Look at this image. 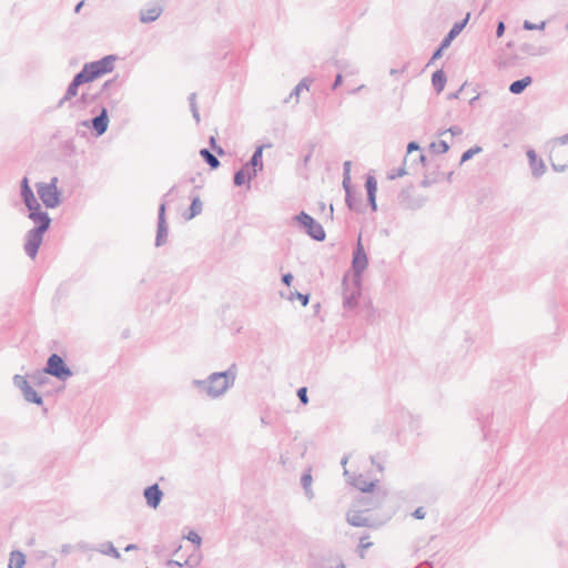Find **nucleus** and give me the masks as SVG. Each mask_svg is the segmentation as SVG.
<instances>
[{
	"label": "nucleus",
	"mask_w": 568,
	"mask_h": 568,
	"mask_svg": "<svg viewBox=\"0 0 568 568\" xmlns=\"http://www.w3.org/2000/svg\"><path fill=\"white\" fill-rule=\"evenodd\" d=\"M447 82V77L443 69L435 71L432 75V84L436 93H440Z\"/></svg>",
	"instance_id": "23"
},
{
	"label": "nucleus",
	"mask_w": 568,
	"mask_h": 568,
	"mask_svg": "<svg viewBox=\"0 0 568 568\" xmlns=\"http://www.w3.org/2000/svg\"><path fill=\"white\" fill-rule=\"evenodd\" d=\"M39 558H43V559H47L45 564H44V567L45 568H55V565H57V559L53 558L52 556L48 555L47 552L44 551H40L39 552Z\"/></svg>",
	"instance_id": "38"
},
{
	"label": "nucleus",
	"mask_w": 568,
	"mask_h": 568,
	"mask_svg": "<svg viewBox=\"0 0 568 568\" xmlns=\"http://www.w3.org/2000/svg\"><path fill=\"white\" fill-rule=\"evenodd\" d=\"M200 155L212 170L217 169L221 164L219 159L209 149H201Z\"/></svg>",
	"instance_id": "26"
},
{
	"label": "nucleus",
	"mask_w": 568,
	"mask_h": 568,
	"mask_svg": "<svg viewBox=\"0 0 568 568\" xmlns=\"http://www.w3.org/2000/svg\"><path fill=\"white\" fill-rule=\"evenodd\" d=\"M532 82V78L527 75L523 79L516 80L509 85V92L513 94H520L523 93L528 85H530Z\"/></svg>",
	"instance_id": "25"
},
{
	"label": "nucleus",
	"mask_w": 568,
	"mask_h": 568,
	"mask_svg": "<svg viewBox=\"0 0 568 568\" xmlns=\"http://www.w3.org/2000/svg\"><path fill=\"white\" fill-rule=\"evenodd\" d=\"M203 210V203L199 195L193 196L191 201V205L189 207V211L183 214V217L186 221H190L194 219L196 215L201 214Z\"/></svg>",
	"instance_id": "22"
},
{
	"label": "nucleus",
	"mask_w": 568,
	"mask_h": 568,
	"mask_svg": "<svg viewBox=\"0 0 568 568\" xmlns=\"http://www.w3.org/2000/svg\"><path fill=\"white\" fill-rule=\"evenodd\" d=\"M43 373H47V375L53 376L62 382L67 381L73 375L71 368L65 364L64 359L55 353L48 357Z\"/></svg>",
	"instance_id": "5"
},
{
	"label": "nucleus",
	"mask_w": 568,
	"mask_h": 568,
	"mask_svg": "<svg viewBox=\"0 0 568 568\" xmlns=\"http://www.w3.org/2000/svg\"><path fill=\"white\" fill-rule=\"evenodd\" d=\"M345 202L349 210L359 212L362 207L361 196H356L351 187H346Z\"/></svg>",
	"instance_id": "24"
},
{
	"label": "nucleus",
	"mask_w": 568,
	"mask_h": 568,
	"mask_svg": "<svg viewBox=\"0 0 568 568\" xmlns=\"http://www.w3.org/2000/svg\"><path fill=\"white\" fill-rule=\"evenodd\" d=\"M251 173L248 172V169L243 166L242 169L237 170L235 173H234V178H233V183L234 185L236 186H241L245 183V181L248 182V175Z\"/></svg>",
	"instance_id": "29"
},
{
	"label": "nucleus",
	"mask_w": 568,
	"mask_h": 568,
	"mask_svg": "<svg viewBox=\"0 0 568 568\" xmlns=\"http://www.w3.org/2000/svg\"><path fill=\"white\" fill-rule=\"evenodd\" d=\"M365 187H366L367 195L376 194L377 181L373 175H367L366 181H365Z\"/></svg>",
	"instance_id": "33"
},
{
	"label": "nucleus",
	"mask_w": 568,
	"mask_h": 568,
	"mask_svg": "<svg viewBox=\"0 0 568 568\" xmlns=\"http://www.w3.org/2000/svg\"><path fill=\"white\" fill-rule=\"evenodd\" d=\"M425 515H426V511L424 510L423 507H418L415 509V511L413 513V516L416 518V519H424L425 518Z\"/></svg>",
	"instance_id": "51"
},
{
	"label": "nucleus",
	"mask_w": 568,
	"mask_h": 568,
	"mask_svg": "<svg viewBox=\"0 0 568 568\" xmlns=\"http://www.w3.org/2000/svg\"><path fill=\"white\" fill-rule=\"evenodd\" d=\"M545 24H546L545 21H542L539 24H537V23H532V22L526 20L524 22L523 27H524L525 30L531 31V30H542L545 28Z\"/></svg>",
	"instance_id": "42"
},
{
	"label": "nucleus",
	"mask_w": 568,
	"mask_h": 568,
	"mask_svg": "<svg viewBox=\"0 0 568 568\" xmlns=\"http://www.w3.org/2000/svg\"><path fill=\"white\" fill-rule=\"evenodd\" d=\"M420 149L419 144L416 141H412L407 144V153L410 154L414 151H418Z\"/></svg>",
	"instance_id": "54"
},
{
	"label": "nucleus",
	"mask_w": 568,
	"mask_h": 568,
	"mask_svg": "<svg viewBox=\"0 0 568 568\" xmlns=\"http://www.w3.org/2000/svg\"><path fill=\"white\" fill-rule=\"evenodd\" d=\"M77 548H79L82 551H94V550H98L92 545H90L88 542H84V541H81V542L77 544Z\"/></svg>",
	"instance_id": "47"
},
{
	"label": "nucleus",
	"mask_w": 568,
	"mask_h": 568,
	"mask_svg": "<svg viewBox=\"0 0 568 568\" xmlns=\"http://www.w3.org/2000/svg\"><path fill=\"white\" fill-rule=\"evenodd\" d=\"M294 280V276L292 273H286V274H283L282 275V282L283 284H285L286 286H291L292 282Z\"/></svg>",
	"instance_id": "50"
},
{
	"label": "nucleus",
	"mask_w": 568,
	"mask_h": 568,
	"mask_svg": "<svg viewBox=\"0 0 568 568\" xmlns=\"http://www.w3.org/2000/svg\"><path fill=\"white\" fill-rule=\"evenodd\" d=\"M375 483L374 480H368L364 475H358L354 477L352 485L364 494L373 493Z\"/></svg>",
	"instance_id": "20"
},
{
	"label": "nucleus",
	"mask_w": 568,
	"mask_h": 568,
	"mask_svg": "<svg viewBox=\"0 0 568 568\" xmlns=\"http://www.w3.org/2000/svg\"><path fill=\"white\" fill-rule=\"evenodd\" d=\"M294 221L306 232V234L318 242H322L326 237V233L323 226L306 212H301L294 216Z\"/></svg>",
	"instance_id": "6"
},
{
	"label": "nucleus",
	"mask_w": 568,
	"mask_h": 568,
	"mask_svg": "<svg viewBox=\"0 0 568 568\" xmlns=\"http://www.w3.org/2000/svg\"><path fill=\"white\" fill-rule=\"evenodd\" d=\"M98 551H100V552H102L104 555L112 556L115 559H120L121 558V554L113 546V544L111 541H108V542L101 545V548H99Z\"/></svg>",
	"instance_id": "30"
},
{
	"label": "nucleus",
	"mask_w": 568,
	"mask_h": 568,
	"mask_svg": "<svg viewBox=\"0 0 568 568\" xmlns=\"http://www.w3.org/2000/svg\"><path fill=\"white\" fill-rule=\"evenodd\" d=\"M163 9L160 4L148 3L145 8L140 10V21L150 23L155 21L162 13Z\"/></svg>",
	"instance_id": "17"
},
{
	"label": "nucleus",
	"mask_w": 568,
	"mask_h": 568,
	"mask_svg": "<svg viewBox=\"0 0 568 568\" xmlns=\"http://www.w3.org/2000/svg\"><path fill=\"white\" fill-rule=\"evenodd\" d=\"M367 494L368 495H363L361 498L357 499L358 506L363 507L362 509H365L367 511L378 508L386 497L385 491H383L381 489H378V490L373 489V493H367Z\"/></svg>",
	"instance_id": "11"
},
{
	"label": "nucleus",
	"mask_w": 568,
	"mask_h": 568,
	"mask_svg": "<svg viewBox=\"0 0 568 568\" xmlns=\"http://www.w3.org/2000/svg\"><path fill=\"white\" fill-rule=\"evenodd\" d=\"M22 395H23L24 399L29 403H33L37 405H42V403H43L42 397L33 389V387L31 385H28L23 389Z\"/></svg>",
	"instance_id": "28"
},
{
	"label": "nucleus",
	"mask_w": 568,
	"mask_h": 568,
	"mask_svg": "<svg viewBox=\"0 0 568 568\" xmlns=\"http://www.w3.org/2000/svg\"><path fill=\"white\" fill-rule=\"evenodd\" d=\"M115 82V79H112V80H108L103 83L101 90H100V94L103 93L104 91H106L113 83Z\"/></svg>",
	"instance_id": "58"
},
{
	"label": "nucleus",
	"mask_w": 568,
	"mask_h": 568,
	"mask_svg": "<svg viewBox=\"0 0 568 568\" xmlns=\"http://www.w3.org/2000/svg\"><path fill=\"white\" fill-rule=\"evenodd\" d=\"M549 161L556 172L568 170V133L549 142Z\"/></svg>",
	"instance_id": "3"
},
{
	"label": "nucleus",
	"mask_w": 568,
	"mask_h": 568,
	"mask_svg": "<svg viewBox=\"0 0 568 568\" xmlns=\"http://www.w3.org/2000/svg\"><path fill=\"white\" fill-rule=\"evenodd\" d=\"M479 152H481V148L477 145L468 149L462 154L460 164L469 161L474 155L478 154Z\"/></svg>",
	"instance_id": "35"
},
{
	"label": "nucleus",
	"mask_w": 568,
	"mask_h": 568,
	"mask_svg": "<svg viewBox=\"0 0 568 568\" xmlns=\"http://www.w3.org/2000/svg\"><path fill=\"white\" fill-rule=\"evenodd\" d=\"M297 397L301 400L302 404L306 405L308 403V396H307V388L306 387H300L297 389Z\"/></svg>",
	"instance_id": "43"
},
{
	"label": "nucleus",
	"mask_w": 568,
	"mask_h": 568,
	"mask_svg": "<svg viewBox=\"0 0 568 568\" xmlns=\"http://www.w3.org/2000/svg\"><path fill=\"white\" fill-rule=\"evenodd\" d=\"M143 495H144L148 506L151 508H154V509L160 505L162 497H163V493L160 489L158 484L148 486L144 489Z\"/></svg>",
	"instance_id": "16"
},
{
	"label": "nucleus",
	"mask_w": 568,
	"mask_h": 568,
	"mask_svg": "<svg viewBox=\"0 0 568 568\" xmlns=\"http://www.w3.org/2000/svg\"><path fill=\"white\" fill-rule=\"evenodd\" d=\"M115 60V55L109 54L100 60L85 63L81 71L78 72L69 83L64 95L58 102V108L63 106L65 102L77 97L80 85L92 82L101 75L112 72Z\"/></svg>",
	"instance_id": "1"
},
{
	"label": "nucleus",
	"mask_w": 568,
	"mask_h": 568,
	"mask_svg": "<svg viewBox=\"0 0 568 568\" xmlns=\"http://www.w3.org/2000/svg\"><path fill=\"white\" fill-rule=\"evenodd\" d=\"M504 32H505V23L503 21H499L497 23V28H496V36L498 38H500L504 34Z\"/></svg>",
	"instance_id": "57"
},
{
	"label": "nucleus",
	"mask_w": 568,
	"mask_h": 568,
	"mask_svg": "<svg viewBox=\"0 0 568 568\" xmlns=\"http://www.w3.org/2000/svg\"><path fill=\"white\" fill-rule=\"evenodd\" d=\"M13 384L17 388H19L21 392H23V389L30 385L29 382L27 381V378L22 375H14L13 376Z\"/></svg>",
	"instance_id": "36"
},
{
	"label": "nucleus",
	"mask_w": 568,
	"mask_h": 568,
	"mask_svg": "<svg viewBox=\"0 0 568 568\" xmlns=\"http://www.w3.org/2000/svg\"><path fill=\"white\" fill-rule=\"evenodd\" d=\"M320 568H346V567L342 559H337V562L335 566L323 564Z\"/></svg>",
	"instance_id": "53"
},
{
	"label": "nucleus",
	"mask_w": 568,
	"mask_h": 568,
	"mask_svg": "<svg viewBox=\"0 0 568 568\" xmlns=\"http://www.w3.org/2000/svg\"><path fill=\"white\" fill-rule=\"evenodd\" d=\"M367 201H368L369 206L372 207V211L375 212L377 210L376 194H368Z\"/></svg>",
	"instance_id": "48"
},
{
	"label": "nucleus",
	"mask_w": 568,
	"mask_h": 568,
	"mask_svg": "<svg viewBox=\"0 0 568 568\" xmlns=\"http://www.w3.org/2000/svg\"><path fill=\"white\" fill-rule=\"evenodd\" d=\"M343 287V306L349 310L356 307L361 296V281L354 280L353 286L351 288L346 287V283L344 281Z\"/></svg>",
	"instance_id": "12"
},
{
	"label": "nucleus",
	"mask_w": 568,
	"mask_h": 568,
	"mask_svg": "<svg viewBox=\"0 0 568 568\" xmlns=\"http://www.w3.org/2000/svg\"><path fill=\"white\" fill-rule=\"evenodd\" d=\"M27 206V209L29 210V214H33V213H39V212H43L40 203L38 202V200L36 199V203H32V204H24Z\"/></svg>",
	"instance_id": "44"
},
{
	"label": "nucleus",
	"mask_w": 568,
	"mask_h": 568,
	"mask_svg": "<svg viewBox=\"0 0 568 568\" xmlns=\"http://www.w3.org/2000/svg\"><path fill=\"white\" fill-rule=\"evenodd\" d=\"M372 542L367 540V537H361L359 544H358V554L361 558H364V550L372 547Z\"/></svg>",
	"instance_id": "39"
},
{
	"label": "nucleus",
	"mask_w": 568,
	"mask_h": 568,
	"mask_svg": "<svg viewBox=\"0 0 568 568\" xmlns=\"http://www.w3.org/2000/svg\"><path fill=\"white\" fill-rule=\"evenodd\" d=\"M235 377V365H232L225 372L212 373L206 379H194L193 385L209 397L217 398L234 385Z\"/></svg>",
	"instance_id": "2"
},
{
	"label": "nucleus",
	"mask_w": 568,
	"mask_h": 568,
	"mask_svg": "<svg viewBox=\"0 0 568 568\" xmlns=\"http://www.w3.org/2000/svg\"><path fill=\"white\" fill-rule=\"evenodd\" d=\"M429 149L434 153L443 154V153H446L449 150V145H448V143L446 141L439 140V141H436V142H432L429 144Z\"/></svg>",
	"instance_id": "32"
},
{
	"label": "nucleus",
	"mask_w": 568,
	"mask_h": 568,
	"mask_svg": "<svg viewBox=\"0 0 568 568\" xmlns=\"http://www.w3.org/2000/svg\"><path fill=\"white\" fill-rule=\"evenodd\" d=\"M312 156V150L303 158V164L306 166Z\"/></svg>",
	"instance_id": "64"
},
{
	"label": "nucleus",
	"mask_w": 568,
	"mask_h": 568,
	"mask_svg": "<svg viewBox=\"0 0 568 568\" xmlns=\"http://www.w3.org/2000/svg\"><path fill=\"white\" fill-rule=\"evenodd\" d=\"M174 187H172L166 194H164L163 199L169 196V194L173 191ZM165 210H166V203L165 200L162 201V203L159 206L158 212V230H156V236H155V246L160 247L166 243L169 227L165 220Z\"/></svg>",
	"instance_id": "7"
},
{
	"label": "nucleus",
	"mask_w": 568,
	"mask_h": 568,
	"mask_svg": "<svg viewBox=\"0 0 568 568\" xmlns=\"http://www.w3.org/2000/svg\"><path fill=\"white\" fill-rule=\"evenodd\" d=\"M527 158L529 161V166H530L532 176L536 179H539L540 176H542L546 172V165L541 159H538L535 150L529 149L527 151Z\"/></svg>",
	"instance_id": "15"
},
{
	"label": "nucleus",
	"mask_w": 568,
	"mask_h": 568,
	"mask_svg": "<svg viewBox=\"0 0 568 568\" xmlns=\"http://www.w3.org/2000/svg\"><path fill=\"white\" fill-rule=\"evenodd\" d=\"M301 484L303 486L304 489H307L308 487H311V484H312V476L310 473L307 474H303L302 478H301Z\"/></svg>",
	"instance_id": "46"
},
{
	"label": "nucleus",
	"mask_w": 568,
	"mask_h": 568,
	"mask_svg": "<svg viewBox=\"0 0 568 568\" xmlns=\"http://www.w3.org/2000/svg\"><path fill=\"white\" fill-rule=\"evenodd\" d=\"M45 374H47V373H43V371L34 373V374L31 376V379H32L33 384H36V385H42V384H44V382H45V379H47Z\"/></svg>",
	"instance_id": "41"
},
{
	"label": "nucleus",
	"mask_w": 568,
	"mask_h": 568,
	"mask_svg": "<svg viewBox=\"0 0 568 568\" xmlns=\"http://www.w3.org/2000/svg\"><path fill=\"white\" fill-rule=\"evenodd\" d=\"M466 82L464 84H462V87L456 91V92H452L447 95V99L448 100H454V99H458L460 93L463 92V90L465 89L466 87Z\"/></svg>",
	"instance_id": "49"
},
{
	"label": "nucleus",
	"mask_w": 568,
	"mask_h": 568,
	"mask_svg": "<svg viewBox=\"0 0 568 568\" xmlns=\"http://www.w3.org/2000/svg\"><path fill=\"white\" fill-rule=\"evenodd\" d=\"M263 149L264 145H260L253 152L250 161L244 165L245 168H252V174L248 175V182L256 176L257 172L263 170Z\"/></svg>",
	"instance_id": "14"
},
{
	"label": "nucleus",
	"mask_w": 568,
	"mask_h": 568,
	"mask_svg": "<svg viewBox=\"0 0 568 568\" xmlns=\"http://www.w3.org/2000/svg\"><path fill=\"white\" fill-rule=\"evenodd\" d=\"M297 298L303 306H306L310 302V294H303L300 292H291V294L287 296V300L294 301Z\"/></svg>",
	"instance_id": "34"
},
{
	"label": "nucleus",
	"mask_w": 568,
	"mask_h": 568,
	"mask_svg": "<svg viewBox=\"0 0 568 568\" xmlns=\"http://www.w3.org/2000/svg\"><path fill=\"white\" fill-rule=\"evenodd\" d=\"M308 87H310V83L306 78L301 80L300 83L291 92L288 99L295 98V102L297 103L298 99H300L301 91L304 89L308 90Z\"/></svg>",
	"instance_id": "31"
},
{
	"label": "nucleus",
	"mask_w": 568,
	"mask_h": 568,
	"mask_svg": "<svg viewBox=\"0 0 568 568\" xmlns=\"http://www.w3.org/2000/svg\"><path fill=\"white\" fill-rule=\"evenodd\" d=\"M343 170H344L343 175L349 176V171H351V162L349 161L344 162Z\"/></svg>",
	"instance_id": "60"
},
{
	"label": "nucleus",
	"mask_w": 568,
	"mask_h": 568,
	"mask_svg": "<svg viewBox=\"0 0 568 568\" xmlns=\"http://www.w3.org/2000/svg\"><path fill=\"white\" fill-rule=\"evenodd\" d=\"M26 565V557L19 550H13L10 554L9 568H23Z\"/></svg>",
	"instance_id": "27"
},
{
	"label": "nucleus",
	"mask_w": 568,
	"mask_h": 568,
	"mask_svg": "<svg viewBox=\"0 0 568 568\" xmlns=\"http://www.w3.org/2000/svg\"><path fill=\"white\" fill-rule=\"evenodd\" d=\"M469 18V13L467 17L460 21L456 22L452 29L448 31V33L445 36V38L442 40V43L446 45L447 48L450 45L452 41L462 32V30L465 28L467 21Z\"/></svg>",
	"instance_id": "19"
},
{
	"label": "nucleus",
	"mask_w": 568,
	"mask_h": 568,
	"mask_svg": "<svg viewBox=\"0 0 568 568\" xmlns=\"http://www.w3.org/2000/svg\"><path fill=\"white\" fill-rule=\"evenodd\" d=\"M45 232H41L40 230L31 229L27 232L24 237V252L30 258H36L39 248L43 241V235Z\"/></svg>",
	"instance_id": "8"
},
{
	"label": "nucleus",
	"mask_w": 568,
	"mask_h": 568,
	"mask_svg": "<svg viewBox=\"0 0 568 568\" xmlns=\"http://www.w3.org/2000/svg\"><path fill=\"white\" fill-rule=\"evenodd\" d=\"M99 95H100V93H95V94L82 93L80 99L75 103L80 102L83 105H88V104H91L92 102H94Z\"/></svg>",
	"instance_id": "37"
},
{
	"label": "nucleus",
	"mask_w": 568,
	"mask_h": 568,
	"mask_svg": "<svg viewBox=\"0 0 568 568\" xmlns=\"http://www.w3.org/2000/svg\"><path fill=\"white\" fill-rule=\"evenodd\" d=\"M20 195L24 204L36 203V196L32 189L29 185V180L24 176L20 184Z\"/></svg>",
	"instance_id": "21"
},
{
	"label": "nucleus",
	"mask_w": 568,
	"mask_h": 568,
	"mask_svg": "<svg viewBox=\"0 0 568 568\" xmlns=\"http://www.w3.org/2000/svg\"><path fill=\"white\" fill-rule=\"evenodd\" d=\"M365 509H351L346 514V521L354 527H373V519Z\"/></svg>",
	"instance_id": "13"
},
{
	"label": "nucleus",
	"mask_w": 568,
	"mask_h": 568,
	"mask_svg": "<svg viewBox=\"0 0 568 568\" xmlns=\"http://www.w3.org/2000/svg\"><path fill=\"white\" fill-rule=\"evenodd\" d=\"M72 548L73 547L71 545L64 544L61 547V554L67 556V555H69L71 552Z\"/></svg>",
	"instance_id": "59"
},
{
	"label": "nucleus",
	"mask_w": 568,
	"mask_h": 568,
	"mask_svg": "<svg viewBox=\"0 0 568 568\" xmlns=\"http://www.w3.org/2000/svg\"><path fill=\"white\" fill-rule=\"evenodd\" d=\"M28 217L34 223L32 229L40 230L41 232H47L51 225V217L48 212H39L33 214H28Z\"/></svg>",
	"instance_id": "18"
},
{
	"label": "nucleus",
	"mask_w": 568,
	"mask_h": 568,
	"mask_svg": "<svg viewBox=\"0 0 568 568\" xmlns=\"http://www.w3.org/2000/svg\"><path fill=\"white\" fill-rule=\"evenodd\" d=\"M213 151L217 154V155H224L225 154V151L224 149L221 146V145H217L216 148L213 149Z\"/></svg>",
	"instance_id": "63"
},
{
	"label": "nucleus",
	"mask_w": 568,
	"mask_h": 568,
	"mask_svg": "<svg viewBox=\"0 0 568 568\" xmlns=\"http://www.w3.org/2000/svg\"><path fill=\"white\" fill-rule=\"evenodd\" d=\"M343 83V75L341 73H337L335 77V80L333 82L332 89L336 90L339 85Z\"/></svg>",
	"instance_id": "56"
},
{
	"label": "nucleus",
	"mask_w": 568,
	"mask_h": 568,
	"mask_svg": "<svg viewBox=\"0 0 568 568\" xmlns=\"http://www.w3.org/2000/svg\"><path fill=\"white\" fill-rule=\"evenodd\" d=\"M80 125L92 129L95 136H101L106 132L109 126V115L106 108H102L101 112L97 116L90 120L81 121Z\"/></svg>",
	"instance_id": "9"
},
{
	"label": "nucleus",
	"mask_w": 568,
	"mask_h": 568,
	"mask_svg": "<svg viewBox=\"0 0 568 568\" xmlns=\"http://www.w3.org/2000/svg\"><path fill=\"white\" fill-rule=\"evenodd\" d=\"M186 539L197 546L201 544V537L199 536L197 532L193 530L187 534Z\"/></svg>",
	"instance_id": "45"
},
{
	"label": "nucleus",
	"mask_w": 568,
	"mask_h": 568,
	"mask_svg": "<svg viewBox=\"0 0 568 568\" xmlns=\"http://www.w3.org/2000/svg\"><path fill=\"white\" fill-rule=\"evenodd\" d=\"M445 49H447V47L440 42L439 47L433 52L432 58H430L429 62L427 63V65H429L433 62H435L436 60L440 59L443 57V52Z\"/></svg>",
	"instance_id": "40"
},
{
	"label": "nucleus",
	"mask_w": 568,
	"mask_h": 568,
	"mask_svg": "<svg viewBox=\"0 0 568 568\" xmlns=\"http://www.w3.org/2000/svg\"><path fill=\"white\" fill-rule=\"evenodd\" d=\"M368 265V258L365 253V250L361 243V241L357 242V246L353 252V260H352V268L354 272V280L361 281L362 274L366 270Z\"/></svg>",
	"instance_id": "10"
},
{
	"label": "nucleus",
	"mask_w": 568,
	"mask_h": 568,
	"mask_svg": "<svg viewBox=\"0 0 568 568\" xmlns=\"http://www.w3.org/2000/svg\"><path fill=\"white\" fill-rule=\"evenodd\" d=\"M447 132H449L452 135H460L463 134V129L458 125L450 126Z\"/></svg>",
	"instance_id": "55"
},
{
	"label": "nucleus",
	"mask_w": 568,
	"mask_h": 568,
	"mask_svg": "<svg viewBox=\"0 0 568 568\" xmlns=\"http://www.w3.org/2000/svg\"><path fill=\"white\" fill-rule=\"evenodd\" d=\"M173 565L174 566H179V567H183L184 565H187V560L184 564H181V562H179L176 560H172V559L168 560V566H173Z\"/></svg>",
	"instance_id": "61"
},
{
	"label": "nucleus",
	"mask_w": 568,
	"mask_h": 568,
	"mask_svg": "<svg viewBox=\"0 0 568 568\" xmlns=\"http://www.w3.org/2000/svg\"><path fill=\"white\" fill-rule=\"evenodd\" d=\"M58 182L59 179L53 176L49 183L39 182L36 184L39 197L48 209H54L61 204V192L58 190Z\"/></svg>",
	"instance_id": "4"
},
{
	"label": "nucleus",
	"mask_w": 568,
	"mask_h": 568,
	"mask_svg": "<svg viewBox=\"0 0 568 568\" xmlns=\"http://www.w3.org/2000/svg\"><path fill=\"white\" fill-rule=\"evenodd\" d=\"M209 144H210V146H211V149H212V150L219 145V144L216 143V139H215V136H213V135H212V136H210V139H209Z\"/></svg>",
	"instance_id": "62"
},
{
	"label": "nucleus",
	"mask_w": 568,
	"mask_h": 568,
	"mask_svg": "<svg viewBox=\"0 0 568 568\" xmlns=\"http://www.w3.org/2000/svg\"><path fill=\"white\" fill-rule=\"evenodd\" d=\"M406 173H407V172H406L405 168H404V166H402V168H399L395 173L390 174L388 178H389L390 180H394V179H396V178H402V176H404Z\"/></svg>",
	"instance_id": "52"
}]
</instances>
